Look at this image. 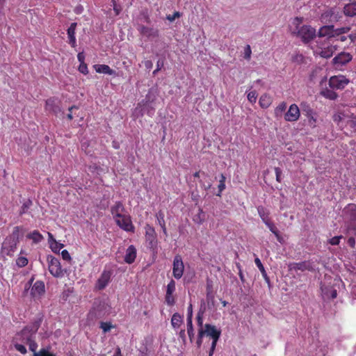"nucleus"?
Segmentation results:
<instances>
[{"label":"nucleus","mask_w":356,"mask_h":356,"mask_svg":"<svg viewBox=\"0 0 356 356\" xmlns=\"http://www.w3.org/2000/svg\"><path fill=\"white\" fill-rule=\"evenodd\" d=\"M42 322V316L35 318L31 324L25 326L21 331L15 334L13 337V342H20L24 344L30 342L33 338H35V335L40 327Z\"/></svg>","instance_id":"f257e3e1"},{"label":"nucleus","mask_w":356,"mask_h":356,"mask_svg":"<svg viewBox=\"0 0 356 356\" xmlns=\"http://www.w3.org/2000/svg\"><path fill=\"white\" fill-rule=\"evenodd\" d=\"M202 332L204 335L210 337L212 339L209 356H213L217 342L220 337L221 331L220 330H218L215 325L207 323L204 325Z\"/></svg>","instance_id":"f03ea898"},{"label":"nucleus","mask_w":356,"mask_h":356,"mask_svg":"<svg viewBox=\"0 0 356 356\" xmlns=\"http://www.w3.org/2000/svg\"><path fill=\"white\" fill-rule=\"evenodd\" d=\"M297 36L300 37L302 42L307 43L316 36V30L309 25H303L298 29Z\"/></svg>","instance_id":"7ed1b4c3"},{"label":"nucleus","mask_w":356,"mask_h":356,"mask_svg":"<svg viewBox=\"0 0 356 356\" xmlns=\"http://www.w3.org/2000/svg\"><path fill=\"white\" fill-rule=\"evenodd\" d=\"M18 243L11 240L10 238H6L1 245V254L5 256H13L17 249Z\"/></svg>","instance_id":"20e7f679"},{"label":"nucleus","mask_w":356,"mask_h":356,"mask_svg":"<svg viewBox=\"0 0 356 356\" xmlns=\"http://www.w3.org/2000/svg\"><path fill=\"white\" fill-rule=\"evenodd\" d=\"M49 270L50 273L56 277H60L64 275L63 270L61 268L59 260L54 257L48 258Z\"/></svg>","instance_id":"39448f33"},{"label":"nucleus","mask_w":356,"mask_h":356,"mask_svg":"<svg viewBox=\"0 0 356 356\" xmlns=\"http://www.w3.org/2000/svg\"><path fill=\"white\" fill-rule=\"evenodd\" d=\"M136 29L140 35L146 37L149 40H152L159 35V30L152 27L145 26L143 24H138Z\"/></svg>","instance_id":"423d86ee"},{"label":"nucleus","mask_w":356,"mask_h":356,"mask_svg":"<svg viewBox=\"0 0 356 356\" xmlns=\"http://www.w3.org/2000/svg\"><path fill=\"white\" fill-rule=\"evenodd\" d=\"M184 265L180 255H176L173 260L172 273L175 278L180 279L184 273Z\"/></svg>","instance_id":"0eeeda50"},{"label":"nucleus","mask_w":356,"mask_h":356,"mask_svg":"<svg viewBox=\"0 0 356 356\" xmlns=\"http://www.w3.org/2000/svg\"><path fill=\"white\" fill-rule=\"evenodd\" d=\"M115 222L123 230L134 232V226L132 224L130 216L124 215L115 220Z\"/></svg>","instance_id":"6e6552de"},{"label":"nucleus","mask_w":356,"mask_h":356,"mask_svg":"<svg viewBox=\"0 0 356 356\" xmlns=\"http://www.w3.org/2000/svg\"><path fill=\"white\" fill-rule=\"evenodd\" d=\"M112 274L113 273L111 270H104L97 281L95 286L96 289L98 290H103L105 289L111 281Z\"/></svg>","instance_id":"1a4fd4ad"},{"label":"nucleus","mask_w":356,"mask_h":356,"mask_svg":"<svg viewBox=\"0 0 356 356\" xmlns=\"http://www.w3.org/2000/svg\"><path fill=\"white\" fill-rule=\"evenodd\" d=\"M352 58L350 54L342 51L332 59V63L336 67H339L349 63Z\"/></svg>","instance_id":"9d476101"},{"label":"nucleus","mask_w":356,"mask_h":356,"mask_svg":"<svg viewBox=\"0 0 356 356\" xmlns=\"http://www.w3.org/2000/svg\"><path fill=\"white\" fill-rule=\"evenodd\" d=\"M348 83L344 76H332L329 81V85L333 89H343Z\"/></svg>","instance_id":"9b49d317"},{"label":"nucleus","mask_w":356,"mask_h":356,"mask_svg":"<svg viewBox=\"0 0 356 356\" xmlns=\"http://www.w3.org/2000/svg\"><path fill=\"white\" fill-rule=\"evenodd\" d=\"M300 109L298 106L293 104L289 106V110L284 115V119L288 122H296L299 119Z\"/></svg>","instance_id":"f8f14e48"},{"label":"nucleus","mask_w":356,"mask_h":356,"mask_svg":"<svg viewBox=\"0 0 356 356\" xmlns=\"http://www.w3.org/2000/svg\"><path fill=\"white\" fill-rule=\"evenodd\" d=\"M146 241L148 243V246L154 250L157 247V239L154 229L149 227L146 229Z\"/></svg>","instance_id":"ddd939ff"},{"label":"nucleus","mask_w":356,"mask_h":356,"mask_svg":"<svg viewBox=\"0 0 356 356\" xmlns=\"http://www.w3.org/2000/svg\"><path fill=\"white\" fill-rule=\"evenodd\" d=\"M322 296L324 299H334L337 296V291L330 285L321 284Z\"/></svg>","instance_id":"4468645a"},{"label":"nucleus","mask_w":356,"mask_h":356,"mask_svg":"<svg viewBox=\"0 0 356 356\" xmlns=\"http://www.w3.org/2000/svg\"><path fill=\"white\" fill-rule=\"evenodd\" d=\"M343 216L350 221L356 220V204H348L343 210Z\"/></svg>","instance_id":"2eb2a0df"},{"label":"nucleus","mask_w":356,"mask_h":356,"mask_svg":"<svg viewBox=\"0 0 356 356\" xmlns=\"http://www.w3.org/2000/svg\"><path fill=\"white\" fill-rule=\"evenodd\" d=\"M111 214L114 218L116 220L118 218H121L125 214V209L123 204L121 202H116L113 206L111 208Z\"/></svg>","instance_id":"dca6fc26"},{"label":"nucleus","mask_w":356,"mask_h":356,"mask_svg":"<svg viewBox=\"0 0 356 356\" xmlns=\"http://www.w3.org/2000/svg\"><path fill=\"white\" fill-rule=\"evenodd\" d=\"M77 26V23L73 22L70 24V27L67 30V34L69 40V44H71L72 47H75L76 45V37H75V31Z\"/></svg>","instance_id":"f3484780"},{"label":"nucleus","mask_w":356,"mask_h":356,"mask_svg":"<svg viewBox=\"0 0 356 356\" xmlns=\"http://www.w3.org/2000/svg\"><path fill=\"white\" fill-rule=\"evenodd\" d=\"M46 108L56 115H58L60 113H63L60 106L57 104V101L55 99H49L46 101Z\"/></svg>","instance_id":"a211bd4d"},{"label":"nucleus","mask_w":356,"mask_h":356,"mask_svg":"<svg viewBox=\"0 0 356 356\" xmlns=\"http://www.w3.org/2000/svg\"><path fill=\"white\" fill-rule=\"evenodd\" d=\"M44 292V284L42 281L35 282L31 288V293L33 297L40 296Z\"/></svg>","instance_id":"6ab92c4d"},{"label":"nucleus","mask_w":356,"mask_h":356,"mask_svg":"<svg viewBox=\"0 0 356 356\" xmlns=\"http://www.w3.org/2000/svg\"><path fill=\"white\" fill-rule=\"evenodd\" d=\"M136 257V249L134 245H130L126 250L124 261L127 264H132Z\"/></svg>","instance_id":"aec40b11"},{"label":"nucleus","mask_w":356,"mask_h":356,"mask_svg":"<svg viewBox=\"0 0 356 356\" xmlns=\"http://www.w3.org/2000/svg\"><path fill=\"white\" fill-rule=\"evenodd\" d=\"M334 26L333 25L322 26L318 33L319 37H334Z\"/></svg>","instance_id":"412c9836"},{"label":"nucleus","mask_w":356,"mask_h":356,"mask_svg":"<svg viewBox=\"0 0 356 356\" xmlns=\"http://www.w3.org/2000/svg\"><path fill=\"white\" fill-rule=\"evenodd\" d=\"M95 71L98 73L109 74V75H115L116 72L115 70H112L107 65H95L94 66Z\"/></svg>","instance_id":"4be33fe9"},{"label":"nucleus","mask_w":356,"mask_h":356,"mask_svg":"<svg viewBox=\"0 0 356 356\" xmlns=\"http://www.w3.org/2000/svg\"><path fill=\"white\" fill-rule=\"evenodd\" d=\"M343 13L348 17L356 15V1L346 4L343 8Z\"/></svg>","instance_id":"5701e85b"},{"label":"nucleus","mask_w":356,"mask_h":356,"mask_svg":"<svg viewBox=\"0 0 356 356\" xmlns=\"http://www.w3.org/2000/svg\"><path fill=\"white\" fill-rule=\"evenodd\" d=\"M183 322V316L179 313H175L171 318V325L174 329H177L180 327Z\"/></svg>","instance_id":"b1692460"},{"label":"nucleus","mask_w":356,"mask_h":356,"mask_svg":"<svg viewBox=\"0 0 356 356\" xmlns=\"http://www.w3.org/2000/svg\"><path fill=\"white\" fill-rule=\"evenodd\" d=\"M27 238L33 241V243H40L44 238L42 235L38 231L33 230L26 235Z\"/></svg>","instance_id":"393cba45"},{"label":"nucleus","mask_w":356,"mask_h":356,"mask_svg":"<svg viewBox=\"0 0 356 356\" xmlns=\"http://www.w3.org/2000/svg\"><path fill=\"white\" fill-rule=\"evenodd\" d=\"M292 268L294 270H300L301 271H304L306 270H312L310 264L308 261H302L299 263H293L292 264Z\"/></svg>","instance_id":"a878e982"},{"label":"nucleus","mask_w":356,"mask_h":356,"mask_svg":"<svg viewBox=\"0 0 356 356\" xmlns=\"http://www.w3.org/2000/svg\"><path fill=\"white\" fill-rule=\"evenodd\" d=\"M254 262H255L256 266L258 267L260 272L261 273V275H262L263 277L264 278L265 281L268 284H270V279L267 275V273L265 270V268H264L261 260L259 258H256L254 259Z\"/></svg>","instance_id":"bb28decb"},{"label":"nucleus","mask_w":356,"mask_h":356,"mask_svg":"<svg viewBox=\"0 0 356 356\" xmlns=\"http://www.w3.org/2000/svg\"><path fill=\"white\" fill-rule=\"evenodd\" d=\"M32 205H33V202L31 200H30V199L25 200L24 201V202L22 203V205L19 211V214L20 216H22L25 213H27L29 209L31 207Z\"/></svg>","instance_id":"cd10ccee"},{"label":"nucleus","mask_w":356,"mask_h":356,"mask_svg":"<svg viewBox=\"0 0 356 356\" xmlns=\"http://www.w3.org/2000/svg\"><path fill=\"white\" fill-rule=\"evenodd\" d=\"M22 231V227L19 226H16L13 228L12 234L7 236V238H10L11 240L19 243V233Z\"/></svg>","instance_id":"c85d7f7f"},{"label":"nucleus","mask_w":356,"mask_h":356,"mask_svg":"<svg viewBox=\"0 0 356 356\" xmlns=\"http://www.w3.org/2000/svg\"><path fill=\"white\" fill-rule=\"evenodd\" d=\"M187 325V334L188 335L190 341L193 343L194 337H195V331L193 325V320L188 319L186 321Z\"/></svg>","instance_id":"c756f323"},{"label":"nucleus","mask_w":356,"mask_h":356,"mask_svg":"<svg viewBox=\"0 0 356 356\" xmlns=\"http://www.w3.org/2000/svg\"><path fill=\"white\" fill-rule=\"evenodd\" d=\"M334 50H335V48L332 46H330L325 49H322L321 51V52L319 53V54L323 58H328L332 56Z\"/></svg>","instance_id":"7c9ffc66"},{"label":"nucleus","mask_w":356,"mask_h":356,"mask_svg":"<svg viewBox=\"0 0 356 356\" xmlns=\"http://www.w3.org/2000/svg\"><path fill=\"white\" fill-rule=\"evenodd\" d=\"M286 108V103L284 102H281L275 109V116L277 118L282 116L283 112L285 111Z\"/></svg>","instance_id":"2f4dec72"},{"label":"nucleus","mask_w":356,"mask_h":356,"mask_svg":"<svg viewBox=\"0 0 356 356\" xmlns=\"http://www.w3.org/2000/svg\"><path fill=\"white\" fill-rule=\"evenodd\" d=\"M266 225L268 227L270 231L275 234L277 241L279 242L282 243V238L280 236V235L279 234V231H278L277 228L275 227V225L271 222L269 223H267V225Z\"/></svg>","instance_id":"473e14b6"},{"label":"nucleus","mask_w":356,"mask_h":356,"mask_svg":"<svg viewBox=\"0 0 356 356\" xmlns=\"http://www.w3.org/2000/svg\"><path fill=\"white\" fill-rule=\"evenodd\" d=\"M321 95L323 97H325L329 99H332V100H334V99H337V95L335 92H334L332 90H328V89L323 90L321 92Z\"/></svg>","instance_id":"72a5a7b5"},{"label":"nucleus","mask_w":356,"mask_h":356,"mask_svg":"<svg viewBox=\"0 0 356 356\" xmlns=\"http://www.w3.org/2000/svg\"><path fill=\"white\" fill-rule=\"evenodd\" d=\"M225 179H226L225 177L222 174H221L220 179L219 180V185L218 186V193L216 194L218 196H220V193L225 188Z\"/></svg>","instance_id":"f704fd0d"},{"label":"nucleus","mask_w":356,"mask_h":356,"mask_svg":"<svg viewBox=\"0 0 356 356\" xmlns=\"http://www.w3.org/2000/svg\"><path fill=\"white\" fill-rule=\"evenodd\" d=\"M15 348L19 351L20 353L24 355L26 353V348L24 343H22L20 342H13Z\"/></svg>","instance_id":"c9c22d12"},{"label":"nucleus","mask_w":356,"mask_h":356,"mask_svg":"<svg viewBox=\"0 0 356 356\" xmlns=\"http://www.w3.org/2000/svg\"><path fill=\"white\" fill-rule=\"evenodd\" d=\"M350 30V28L348 26L341 27L339 29H334V33L335 36H340L343 33H347Z\"/></svg>","instance_id":"e433bc0d"},{"label":"nucleus","mask_w":356,"mask_h":356,"mask_svg":"<svg viewBox=\"0 0 356 356\" xmlns=\"http://www.w3.org/2000/svg\"><path fill=\"white\" fill-rule=\"evenodd\" d=\"M16 264L20 268L24 267L28 264V259L25 257H19L16 260Z\"/></svg>","instance_id":"4c0bfd02"},{"label":"nucleus","mask_w":356,"mask_h":356,"mask_svg":"<svg viewBox=\"0 0 356 356\" xmlns=\"http://www.w3.org/2000/svg\"><path fill=\"white\" fill-rule=\"evenodd\" d=\"M175 291V282L172 280L167 285L166 293L172 295Z\"/></svg>","instance_id":"58836bf2"},{"label":"nucleus","mask_w":356,"mask_h":356,"mask_svg":"<svg viewBox=\"0 0 356 356\" xmlns=\"http://www.w3.org/2000/svg\"><path fill=\"white\" fill-rule=\"evenodd\" d=\"M156 218H157V221H158V223L159 225L161 226V227H164V225H165V220H164V214L162 211H159L157 213H156Z\"/></svg>","instance_id":"ea45409f"},{"label":"nucleus","mask_w":356,"mask_h":356,"mask_svg":"<svg viewBox=\"0 0 356 356\" xmlns=\"http://www.w3.org/2000/svg\"><path fill=\"white\" fill-rule=\"evenodd\" d=\"M203 314L202 311H199L197 315V324L200 328H204L203 325Z\"/></svg>","instance_id":"a19ab883"},{"label":"nucleus","mask_w":356,"mask_h":356,"mask_svg":"<svg viewBox=\"0 0 356 356\" xmlns=\"http://www.w3.org/2000/svg\"><path fill=\"white\" fill-rule=\"evenodd\" d=\"M343 117H344L343 114H342L341 113H335L333 115L332 119H333V121L337 124V125H340V123L342 122Z\"/></svg>","instance_id":"79ce46f5"},{"label":"nucleus","mask_w":356,"mask_h":356,"mask_svg":"<svg viewBox=\"0 0 356 356\" xmlns=\"http://www.w3.org/2000/svg\"><path fill=\"white\" fill-rule=\"evenodd\" d=\"M33 356H56L54 354L49 353L44 348L41 349L39 352L35 353Z\"/></svg>","instance_id":"37998d69"},{"label":"nucleus","mask_w":356,"mask_h":356,"mask_svg":"<svg viewBox=\"0 0 356 356\" xmlns=\"http://www.w3.org/2000/svg\"><path fill=\"white\" fill-rule=\"evenodd\" d=\"M247 97H248V101L250 103L254 104L257 101V92L255 91H251L248 93Z\"/></svg>","instance_id":"c03bdc74"},{"label":"nucleus","mask_w":356,"mask_h":356,"mask_svg":"<svg viewBox=\"0 0 356 356\" xmlns=\"http://www.w3.org/2000/svg\"><path fill=\"white\" fill-rule=\"evenodd\" d=\"M204 335L203 334L202 328L198 329L197 339L196 341V344L198 348L202 346V339Z\"/></svg>","instance_id":"a18cd8bd"},{"label":"nucleus","mask_w":356,"mask_h":356,"mask_svg":"<svg viewBox=\"0 0 356 356\" xmlns=\"http://www.w3.org/2000/svg\"><path fill=\"white\" fill-rule=\"evenodd\" d=\"M252 50L250 46L247 44L244 48V58L249 60L251 58Z\"/></svg>","instance_id":"49530a36"},{"label":"nucleus","mask_w":356,"mask_h":356,"mask_svg":"<svg viewBox=\"0 0 356 356\" xmlns=\"http://www.w3.org/2000/svg\"><path fill=\"white\" fill-rule=\"evenodd\" d=\"M111 327H112V325L111 323L101 322V323H100V328H102L103 330L104 333L110 331Z\"/></svg>","instance_id":"de8ad7c7"},{"label":"nucleus","mask_w":356,"mask_h":356,"mask_svg":"<svg viewBox=\"0 0 356 356\" xmlns=\"http://www.w3.org/2000/svg\"><path fill=\"white\" fill-rule=\"evenodd\" d=\"M35 338H33L30 342H28L26 344L29 345V350L32 352H33V354H35V353H37L36 352V349L38 348V344L36 343V342L34 340Z\"/></svg>","instance_id":"09e8293b"},{"label":"nucleus","mask_w":356,"mask_h":356,"mask_svg":"<svg viewBox=\"0 0 356 356\" xmlns=\"http://www.w3.org/2000/svg\"><path fill=\"white\" fill-rule=\"evenodd\" d=\"M63 247V245L62 243H58L56 241H54V243L51 244V248L54 252H58Z\"/></svg>","instance_id":"8fccbe9b"},{"label":"nucleus","mask_w":356,"mask_h":356,"mask_svg":"<svg viewBox=\"0 0 356 356\" xmlns=\"http://www.w3.org/2000/svg\"><path fill=\"white\" fill-rule=\"evenodd\" d=\"M266 98L267 97L266 95H263L260 97L259 104L262 108H267L270 105V102L266 99Z\"/></svg>","instance_id":"3c124183"},{"label":"nucleus","mask_w":356,"mask_h":356,"mask_svg":"<svg viewBox=\"0 0 356 356\" xmlns=\"http://www.w3.org/2000/svg\"><path fill=\"white\" fill-rule=\"evenodd\" d=\"M257 211L261 218L265 217L266 216H268V213L266 211V209L262 206H259L257 207Z\"/></svg>","instance_id":"603ef678"},{"label":"nucleus","mask_w":356,"mask_h":356,"mask_svg":"<svg viewBox=\"0 0 356 356\" xmlns=\"http://www.w3.org/2000/svg\"><path fill=\"white\" fill-rule=\"evenodd\" d=\"M165 302L168 305L172 306L175 304V298L173 297L172 294L169 295L168 293L165 294Z\"/></svg>","instance_id":"864d4df0"},{"label":"nucleus","mask_w":356,"mask_h":356,"mask_svg":"<svg viewBox=\"0 0 356 356\" xmlns=\"http://www.w3.org/2000/svg\"><path fill=\"white\" fill-rule=\"evenodd\" d=\"M301 108H302V111H305L307 113V115H310L313 113L312 109L311 108L309 105L307 104V103H302Z\"/></svg>","instance_id":"5fc2aeb1"},{"label":"nucleus","mask_w":356,"mask_h":356,"mask_svg":"<svg viewBox=\"0 0 356 356\" xmlns=\"http://www.w3.org/2000/svg\"><path fill=\"white\" fill-rule=\"evenodd\" d=\"M343 238V236H334L329 240V243L332 245H339L340 239Z\"/></svg>","instance_id":"6e6d98bb"},{"label":"nucleus","mask_w":356,"mask_h":356,"mask_svg":"<svg viewBox=\"0 0 356 356\" xmlns=\"http://www.w3.org/2000/svg\"><path fill=\"white\" fill-rule=\"evenodd\" d=\"M181 16V13L178 11H176L173 13V15H168L166 17V19L170 22H173L176 18H178Z\"/></svg>","instance_id":"4d7b16f0"},{"label":"nucleus","mask_w":356,"mask_h":356,"mask_svg":"<svg viewBox=\"0 0 356 356\" xmlns=\"http://www.w3.org/2000/svg\"><path fill=\"white\" fill-rule=\"evenodd\" d=\"M79 71L83 74H87L88 73L87 65L85 63H80Z\"/></svg>","instance_id":"13d9d810"},{"label":"nucleus","mask_w":356,"mask_h":356,"mask_svg":"<svg viewBox=\"0 0 356 356\" xmlns=\"http://www.w3.org/2000/svg\"><path fill=\"white\" fill-rule=\"evenodd\" d=\"M201 186L206 191L210 189L212 186V183L211 181H202V180L200 181Z\"/></svg>","instance_id":"bf43d9fd"},{"label":"nucleus","mask_w":356,"mask_h":356,"mask_svg":"<svg viewBox=\"0 0 356 356\" xmlns=\"http://www.w3.org/2000/svg\"><path fill=\"white\" fill-rule=\"evenodd\" d=\"M89 317L91 318L92 319L93 318H100L101 317V314L99 313H97V312L96 311L95 308H93L90 312H89V314H88Z\"/></svg>","instance_id":"052dcab7"},{"label":"nucleus","mask_w":356,"mask_h":356,"mask_svg":"<svg viewBox=\"0 0 356 356\" xmlns=\"http://www.w3.org/2000/svg\"><path fill=\"white\" fill-rule=\"evenodd\" d=\"M62 258L65 261H70L71 259V257L67 250H63L61 252Z\"/></svg>","instance_id":"680f3d73"},{"label":"nucleus","mask_w":356,"mask_h":356,"mask_svg":"<svg viewBox=\"0 0 356 356\" xmlns=\"http://www.w3.org/2000/svg\"><path fill=\"white\" fill-rule=\"evenodd\" d=\"M163 66V61L161 60H159L156 63V69L153 72V74L156 75Z\"/></svg>","instance_id":"e2e57ef3"},{"label":"nucleus","mask_w":356,"mask_h":356,"mask_svg":"<svg viewBox=\"0 0 356 356\" xmlns=\"http://www.w3.org/2000/svg\"><path fill=\"white\" fill-rule=\"evenodd\" d=\"M111 2L113 3V10L115 13V15H118L121 11V8L119 6L117 5L116 2L115 0H111Z\"/></svg>","instance_id":"0e129e2a"},{"label":"nucleus","mask_w":356,"mask_h":356,"mask_svg":"<svg viewBox=\"0 0 356 356\" xmlns=\"http://www.w3.org/2000/svg\"><path fill=\"white\" fill-rule=\"evenodd\" d=\"M188 319L193 320V306L191 304H190L189 306L188 307L186 321H188Z\"/></svg>","instance_id":"69168bd1"},{"label":"nucleus","mask_w":356,"mask_h":356,"mask_svg":"<svg viewBox=\"0 0 356 356\" xmlns=\"http://www.w3.org/2000/svg\"><path fill=\"white\" fill-rule=\"evenodd\" d=\"M275 172L276 175V180L278 182L281 181V175H282V170L280 168H275Z\"/></svg>","instance_id":"338daca9"},{"label":"nucleus","mask_w":356,"mask_h":356,"mask_svg":"<svg viewBox=\"0 0 356 356\" xmlns=\"http://www.w3.org/2000/svg\"><path fill=\"white\" fill-rule=\"evenodd\" d=\"M143 63L144 66L145 67V68L148 70H150L153 67V63L149 60H144L143 62Z\"/></svg>","instance_id":"774afa93"}]
</instances>
